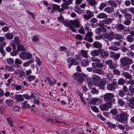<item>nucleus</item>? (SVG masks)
<instances>
[{
  "label": "nucleus",
  "instance_id": "nucleus-14",
  "mask_svg": "<svg viewBox=\"0 0 134 134\" xmlns=\"http://www.w3.org/2000/svg\"><path fill=\"white\" fill-rule=\"evenodd\" d=\"M100 52V56L102 58H106L109 55V53L107 52L103 51H101Z\"/></svg>",
  "mask_w": 134,
  "mask_h": 134
},
{
  "label": "nucleus",
  "instance_id": "nucleus-10",
  "mask_svg": "<svg viewBox=\"0 0 134 134\" xmlns=\"http://www.w3.org/2000/svg\"><path fill=\"white\" fill-rule=\"evenodd\" d=\"M14 98L17 101L21 102L24 100V98L23 97V95L21 94H16L14 96Z\"/></svg>",
  "mask_w": 134,
  "mask_h": 134
},
{
  "label": "nucleus",
  "instance_id": "nucleus-29",
  "mask_svg": "<svg viewBox=\"0 0 134 134\" xmlns=\"http://www.w3.org/2000/svg\"><path fill=\"white\" fill-rule=\"evenodd\" d=\"M36 79V77L35 76L30 75L29 76L27 77V79L29 82H31L34 80Z\"/></svg>",
  "mask_w": 134,
  "mask_h": 134
},
{
  "label": "nucleus",
  "instance_id": "nucleus-8",
  "mask_svg": "<svg viewBox=\"0 0 134 134\" xmlns=\"http://www.w3.org/2000/svg\"><path fill=\"white\" fill-rule=\"evenodd\" d=\"M111 104L110 103H106L105 104H102L100 105V109L103 111L107 110L108 108H111Z\"/></svg>",
  "mask_w": 134,
  "mask_h": 134
},
{
  "label": "nucleus",
  "instance_id": "nucleus-9",
  "mask_svg": "<svg viewBox=\"0 0 134 134\" xmlns=\"http://www.w3.org/2000/svg\"><path fill=\"white\" fill-rule=\"evenodd\" d=\"M15 73L16 75H18L19 77H22L25 75V72L22 70L17 69V71H15Z\"/></svg>",
  "mask_w": 134,
  "mask_h": 134
},
{
  "label": "nucleus",
  "instance_id": "nucleus-52",
  "mask_svg": "<svg viewBox=\"0 0 134 134\" xmlns=\"http://www.w3.org/2000/svg\"><path fill=\"white\" fill-rule=\"evenodd\" d=\"M114 37L116 39L119 40L122 38V36L121 34H115L114 35Z\"/></svg>",
  "mask_w": 134,
  "mask_h": 134
},
{
  "label": "nucleus",
  "instance_id": "nucleus-48",
  "mask_svg": "<svg viewBox=\"0 0 134 134\" xmlns=\"http://www.w3.org/2000/svg\"><path fill=\"white\" fill-rule=\"evenodd\" d=\"M7 62L9 64H12L14 62V60L12 58H8L7 59Z\"/></svg>",
  "mask_w": 134,
  "mask_h": 134
},
{
  "label": "nucleus",
  "instance_id": "nucleus-18",
  "mask_svg": "<svg viewBox=\"0 0 134 134\" xmlns=\"http://www.w3.org/2000/svg\"><path fill=\"white\" fill-rule=\"evenodd\" d=\"M108 3L109 4L110 6L114 8H116L118 5V4L113 0H110L108 2Z\"/></svg>",
  "mask_w": 134,
  "mask_h": 134
},
{
  "label": "nucleus",
  "instance_id": "nucleus-33",
  "mask_svg": "<svg viewBox=\"0 0 134 134\" xmlns=\"http://www.w3.org/2000/svg\"><path fill=\"white\" fill-rule=\"evenodd\" d=\"M22 106L23 107L26 108H30V105L27 102V101H25L22 104Z\"/></svg>",
  "mask_w": 134,
  "mask_h": 134
},
{
  "label": "nucleus",
  "instance_id": "nucleus-53",
  "mask_svg": "<svg viewBox=\"0 0 134 134\" xmlns=\"http://www.w3.org/2000/svg\"><path fill=\"white\" fill-rule=\"evenodd\" d=\"M107 4L105 3H103L101 4L99 7V8L100 10H102L103 8L106 6L107 5Z\"/></svg>",
  "mask_w": 134,
  "mask_h": 134
},
{
  "label": "nucleus",
  "instance_id": "nucleus-47",
  "mask_svg": "<svg viewBox=\"0 0 134 134\" xmlns=\"http://www.w3.org/2000/svg\"><path fill=\"white\" fill-rule=\"evenodd\" d=\"M22 61L19 58H16L15 61V64L18 65L21 64Z\"/></svg>",
  "mask_w": 134,
  "mask_h": 134
},
{
  "label": "nucleus",
  "instance_id": "nucleus-27",
  "mask_svg": "<svg viewBox=\"0 0 134 134\" xmlns=\"http://www.w3.org/2000/svg\"><path fill=\"white\" fill-rule=\"evenodd\" d=\"M105 37V38L107 39L109 41L112 40L113 39V35L111 34L106 35Z\"/></svg>",
  "mask_w": 134,
  "mask_h": 134
},
{
  "label": "nucleus",
  "instance_id": "nucleus-44",
  "mask_svg": "<svg viewBox=\"0 0 134 134\" xmlns=\"http://www.w3.org/2000/svg\"><path fill=\"white\" fill-rule=\"evenodd\" d=\"M124 17L127 19L130 20L132 18L131 14L129 13H127L124 15Z\"/></svg>",
  "mask_w": 134,
  "mask_h": 134
},
{
  "label": "nucleus",
  "instance_id": "nucleus-34",
  "mask_svg": "<svg viewBox=\"0 0 134 134\" xmlns=\"http://www.w3.org/2000/svg\"><path fill=\"white\" fill-rule=\"evenodd\" d=\"M124 76L126 78L128 79H131L132 78L131 75L127 72H124L122 73Z\"/></svg>",
  "mask_w": 134,
  "mask_h": 134
},
{
  "label": "nucleus",
  "instance_id": "nucleus-16",
  "mask_svg": "<svg viewBox=\"0 0 134 134\" xmlns=\"http://www.w3.org/2000/svg\"><path fill=\"white\" fill-rule=\"evenodd\" d=\"M19 56L21 59L24 60L27 58V53L25 52H22L20 53Z\"/></svg>",
  "mask_w": 134,
  "mask_h": 134
},
{
  "label": "nucleus",
  "instance_id": "nucleus-15",
  "mask_svg": "<svg viewBox=\"0 0 134 134\" xmlns=\"http://www.w3.org/2000/svg\"><path fill=\"white\" fill-rule=\"evenodd\" d=\"M99 99L97 98H93L91 99L88 102V103L92 104H95L96 103L98 102Z\"/></svg>",
  "mask_w": 134,
  "mask_h": 134
},
{
  "label": "nucleus",
  "instance_id": "nucleus-1",
  "mask_svg": "<svg viewBox=\"0 0 134 134\" xmlns=\"http://www.w3.org/2000/svg\"><path fill=\"white\" fill-rule=\"evenodd\" d=\"M70 23L71 24L69 25V28L72 32H76V31L75 27L73 25H74L76 28H79L81 26L80 21L78 19L71 20L70 21Z\"/></svg>",
  "mask_w": 134,
  "mask_h": 134
},
{
  "label": "nucleus",
  "instance_id": "nucleus-24",
  "mask_svg": "<svg viewBox=\"0 0 134 134\" xmlns=\"http://www.w3.org/2000/svg\"><path fill=\"white\" fill-rule=\"evenodd\" d=\"M5 102L10 107H12V105H13L14 103V101L13 100L10 99L6 100Z\"/></svg>",
  "mask_w": 134,
  "mask_h": 134
},
{
  "label": "nucleus",
  "instance_id": "nucleus-61",
  "mask_svg": "<svg viewBox=\"0 0 134 134\" xmlns=\"http://www.w3.org/2000/svg\"><path fill=\"white\" fill-rule=\"evenodd\" d=\"M131 23V21L129 19H127L125 20L123 23L125 25H129Z\"/></svg>",
  "mask_w": 134,
  "mask_h": 134
},
{
  "label": "nucleus",
  "instance_id": "nucleus-63",
  "mask_svg": "<svg viewBox=\"0 0 134 134\" xmlns=\"http://www.w3.org/2000/svg\"><path fill=\"white\" fill-rule=\"evenodd\" d=\"M74 11L78 14H81V13L82 11L80 8H76L75 9Z\"/></svg>",
  "mask_w": 134,
  "mask_h": 134
},
{
  "label": "nucleus",
  "instance_id": "nucleus-28",
  "mask_svg": "<svg viewBox=\"0 0 134 134\" xmlns=\"http://www.w3.org/2000/svg\"><path fill=\"white\" fill-rule=\"evenodd\" d=\"M89 62L87 60H81V63L82 66H86L88 65Z\"/></svg>",
  "mask_w": 134,
  "mask_h": 134
},
{
  "label": "nucleus",
  "instance_id": "nucleus-21",
  "mask_svg": "<svg viewBox=\"0 0 134 134\" xmlns=\"http://www.w3.org/2000/svg\"><path fill=\"white\" fill-rule=\"evenodd\" d=\"M34 60L33 59H31L30 60L24 63H23V66L25 67L28 66L31 63H34Z\"/></svg>",
  "mask_w": 134,
  "mask_h": 134
},
{
  "label": "nucleus",
  "instance_id": "nucleus-50",
  "mask_svg": "<svg viewBox=\"0 0 134 134\" xmlns=\"http://www.w3.org/2000/svg\"><path fill=\"white\" fill-rule=\"evenodd\" d=\"M114 15L116 17L118 16L120 20V18L122 16V15L120 14L119 12L118 11H117L115 13Z\"/></svg>",
  "mask_w": 134,
  "mask_h": 134
},
{
  "label": "nucleus",
  "instance_id": "nucleus-39",
  "mask_svg": "<svg viewBox=\"0 0 134 134\" xmlns=\"http://www.w3.org/2000/svg\"><path fill=\"white\" fill-rule=\"evenodd\" d=\"M7 120L9 122V125L12 127L13 126V120L10 118H7Z\"/></svg>",
  "mask_w": 134,
  "mask_h": 134
},
{
  "label": "nucleus",
  "instance_id": "nucleus-35",
  "mask_svg": "<svg viewBox=\"0 0 134 134\" xmlns=\"http://www.w3.org/2000/svg\"><path fill=\"white\" fill-rule=\"evenodd\" d=\"M17 49L18 51H25V49L24 46L21 45H18Z\"/></svg>",
  "mask_w": 134,
  "mask_h": 134
},
{
  "label": "nucleus",
  "instance_id": "nucleus-32",
  "mask_svg": "<svg viewBox=\"0 0 134 134\" xmlns=\"http://www.w3.org/2000/svg\"><path fill=\"white\" fill-rule=\"evenodd\" d=\"M53 9L55 10H58L59 12H60V9H61L59 5L56 4H53L52 5Z\"/></svg>",
  "mask_w": 134,
  "mask_h": 134
},
{
  "label": "nucleus",
  "instance_id": "nucleus-17",
  "mask_svg": "<svg viewBox=\"0 0 134 134\" xmlns=\"http://www.w3.org/2000/svg\"><path fill=\"white\" fill-rule=\"evenodd\" d=\"M92 79L94 82L96 83H98V81L100 79V78L99 76L95 75H94L93 76Z\"/></svg>",
  "mask_w": 134,
  "mask_h": 134
},
{
  "label": "nucleus",
  "instance_id": "nucleus-7",
  "mask_svg": "<svg viewBox=\"0 0 134 134\" xmlns=\"http://www.w3.org/2000/svg\"><path fill=\"white\" fill-rule=\"evenodd\" d=\"M93 35L91 31L87 32L86 36L84 38L85 40H87L88 42H92L93 41V39L91 37Z\"/></svg>",
  "mask_w": 134,
  "mask_h": 134
},
{
  "label": "nucleus",
  "instance_id": "nucleus-51",
  "mask_svg": "<svg viewBox=\"0 0 134 134\" xmlns=\"http://www.w3.org/2000/svg\"><path fill=\"white\" fill-rule=\"evenodd\" d=\"M78 32L81 34H85V31L83 26L81 27L79 30Z\"/></svg>",
  "mask_w": 134,
  "mask_h": 134
},
{
  "label": "nucleus",
  "instance_id": "nucleus-37",
  "mask_svg": "<svg viewBox=\"0 0 134 134\" xmlns=\"http://www.w3.org/2000/svg\"><path fill=\"white\" fill-rule=\"evenodd\" d=\"M81 53L82 55L84 58H87L88 57L87 52L86 51L81 50Z\"/></svg>",
  "mask_w": 134,
  "mask_h": 134
},
{
  "label": "nucleus",
  "instance_id": "nucleus-6",
  "mask_svg": "<svg viewBox=\"0 0 134 134\" xmlns=\"http://www.w3.org/2000/svg\"><path fill=\"white\" fill-rule=\"evenodd\" d=\"M86 14L83 15L84 18L85 19H89L94 16V13L92 12L87 10L86 11Z\"/></svg>",
  "mask_w": 134,
  "mask_h": 134
},
{
  "label": "nucleus",
  "instance_id": "nucleus-64",
  "mask_svg": "<svg viewBox=\"0 0 134 134\" xmlns=\"http://www.w3.org/2000/svg\"><path fill=\"white\" fill-rule=\"evenodd\" d=\"M39 39V38L38 37L36 36H34L32 39L33 41L35 42H37Z\"/></svg>",
  "mask_w": 134,
  "mask_h": 134
},
{
  "label": "nucleus",
  "instance_id": "nucleus-20",
  "mask_svg": "<svg viewBox=\"0 0 134 134\" xmlns=\"http://www.w3.org/2000/svg\"><path fill=\"white\" fill-rule=\"evenodd\" d=\"M116 28L118 30H122L125 29V26L124 25L121 24L117 25L116 26Z\"/></svg>",
  "mask_w": 134,
  "mask_h": 134
},
{
  "label": "nucleus",
  "instance_id": "nucleus-23",
  "mask_svg": "<svg viewBox=\"0 0 134 134\" xmlns=\"http://www.w3.org/2000/svg\"><path fill=\"white\" fill-rule=\"evenodd\" d=\"M99 52L96 49L92 51L91 52V55L93 56H97L99 55Z\"/></svg>",
  "mask_w": 134,
  "mask_h": 134
},
{
  "label": "nucleus",
  "instance_id": "nucleus-46",
  "mask_svg": "<svg viewBox=\"0 0 134 134\" xmlns=\"http://www.w3.org/2000/svg\"><path fill=\"white\" fill-rule=\"evenodd\" d=\"M91 93L93 94H97L98 93V91L94 87H92L91 90Z\"/></svg>",
  "mask_w": 134,
  "mask_h": 134
},
{
  "label": "nucleus",
  "instance_id": "nucleus-42",
  "mask_svg": "<svg viewBox=\"0 0 134 134\" xmlns=\"http://www.w3.org/2000/svg\"><path fill=\"white\" fill-rule=\"evenodd\" d=\"M110 113L113 115H115L118 113V110L116 109H112L110 110Z\"/></svg>",
  "mask_w": 134,
  "mask_h": 134
},
{
  "label": "nucleus",
  "instance_id": "nucleus-59",
  "mask_svg": "<svg viewBox=\"0 0 134 134\" xmlns=\"http://www.w3.org/2000/svg\"><path fill=\"white\" fill-rule=\"evenodd\" d=\"M75 38H76L79 40H81L83 39L82 36L80 34H77L76 35L75 37Z\"/></svg>",
  "mask_w": 134,
  "mask_h": 134
},
{
  "label": "nucleus",
  "instance_id": "nucleus-54",
  "mask_svg": "<svg viewBox=\"0 0 134 134\" xmlns=\"http://www.w3.org/2000/svg\"><path fill=\"white\" fill-rule=\"evenodd\" d=\"M91 108L92 110L94 112H97L99 111L98 109L96 106H91Z\"/></svg>",
  "mask_w": 134,
  "mask_h": 134
},
{
  "label": "nucleus",
  "instance_id": "nucleus-40",
  "mask_svg": "<svg viewBox=\"0 0 134 134\" xmlns=\"http://www.w3.org/2000/svg\"><path fill=\"white\" fill-rule=\"evenodd\" d=\"M5 69L9 72L13 71L14 70V69L13 67L7 65L5 66Z\"/></svg>",
  "mask_w": 134,
  "mask_h": 134
},
{
  "label": "nucleus",
  "instance_id": "nucleus-19",
  "mask_svg": "<svg viewBox=\"0 0 134 134\" xmlns=\"http://www.w3.org/2000/svg\"><path fill=\"white\" fill-rule=\"evenodd\" d=\"M115 86L112 83L109 84L107 86V89L110 91H114L115 88Z\"/></svg>",
  "mask_w": 134,
  "mask_h": 134
},
{
  "label": "nucleus",
  "instance_id": "nucleus-26",
  "mask_svg": "<svg viewBox=\"0 0 134 134\" xmlns=\"http://www.w3.org/2000/svg\"><path fill=\"white\" fill-rule=\"evenodd\" d=\"M5 36L9 40L12 39L14 37L13 35L11 33L6 34L5 35Z\"/></svg>",
  "mask_w": 134,
  "mask_h": 134
},
{
  "label": "nucleus",
  "instance_id": "nucleus-55",
  "mask_svg": "<svg viewBox=\"0 0 134 134\" xmlns=\"http://www.w3.org/2000/svg\"><path fill=\"white\" fill-rule=\"evenodd\" d=\"M91 60L92 61L98 63H100L101 61V60H100L95 57L91 58Z\"/></svg>",
  "mask_w": 134,
  "mask_h": 134
},
{
  "label": "nucleus",
  "instance_id": "nucleus-49",
  "mask_svg": "<svg viewBox=\"0 0 134 134\" xmlns=\"http://www.w3.org/2000/svg\"><path fill=\"white\" fill-rule=\"evenodd\" d=\"M93 71V72L97 74H100L102 73V70L100 69H94Z\"/></svg>",
  "mask_w": 134,
  "mask_h": 134
},
{
  "label": "nucleus",
  "instance_id": "nucleus-30",
  "mask_svg": "<svg viewBox=\"0 0 134 134\" xmlns=\"http://www.w3.org/2000/svg\"><path fill=\"white\" fill-rule=\"evenodd\" d=\"M107 124L108 127L111 129L114 128L116 127L115 124H113L110 122H107Z\"/></svg>",
  "mask_w": 134,
  "mask_h": 134
},
{
  "label": "nucleus",
  "instance_id": "nucleus-13",
  "mask_svg": "<svg viewBox=\"0 0 134 134\" xmlns=\"http://www.w3.org/2000/svg\"><path fill=\"white\" fill-rule=\"evenodd\" d=\"M93 46L96 48H101L102 47V44L99 42L95 41L93 42Z\"/></svg>",
  "mask_w": 134,
  "mask_h": 134
},
{
  "label": "nucleus",
  "instance_id": "nucleus-62",
  "mask_svg": "<svg viewBox=\"0 0 134 134\" xmlns=\"http://www.w3.org/2000/svg\"><path fill=\"white\" fill-rule=\"evenodd\" d=\"M20 109V107H19L17 106H14L13 109V110L14 111H19Z\"/></svg>",
  "mask_w": 134,
  "mask_h": 134
},
{
  "label": "nucleus",
  "instance_id": "nucleus-38",
  "mask_svg": "<svg viewBox=\"0 0 134 134\" xmlns=\"http://www.w3.org/2000/svg\"><path fill=\"white\" fill-rule=\"evenodd\" d=\"M104 82L102 81H99V84L98 85L99 87L102 90H104Z\"/></svg>",
  "mask_w": 134,
  "mask_h": 134
},
{
  "label": "nucleus",
  "instance_id": "nucleus-41",
  "mask_svg": "<svg viewBox=\"0 0 134 134\" xmlns=\"http://www.w3.org/2000/svg\"><path fill=\"white\" fill-rule=\"evenodd\" d=\"M113 21L112 19L110 18H108L107 19L104 21V23L105 24H108L112 22Z\"/></svg>",
  "mask_w": 134,
  "mask_h": 134
},
{
  "label": "nucleus",
  "instance_id": "nucleus-31",
  "mask_svg": "<svg viewBox=\"0 0 134 134\" xmlns=\"http://www.w3.org/2000/svg\"><path fill=\"white\" fill-rule=\"evenodd\" d=\"M117 102L119 105L120 106H123L125 103V102L121 99H118L117 100Z\"/></svg>",
  "mask_w": 134,
  "mask_h": 134
},
{
  "label": "nucleus",
  "instance_id": "nucleus-45",
  "mask_svg": "<svg viewBox=\"0 0 134 134\" xmlns=\"http://www.w3.org/2000/svg\"><path fill=\"white\" fill-rule=\"evenodd\" d=\"M14 42L16 43V45H19L20 44V41L18 37H15L14 38Z\"/></svg>",
  "mask_w": 134,
  "mask_h": 134
},
{
  "label": "nucleus",
  "instance_id": "nucleus-25",
  "mask_svg": "<svg viewBox=\"0 0 134 134\" xmlns=\"http://www.w3.org/2000/svg\"><path fill=\"white\" fill-rule=\"evenodd\" d=\"M107 15L104 13H102L97 15V18H99L104 19L106 18Z\"/></svg>",
  "mask_w": 134,
  "mask_h": 134
},
{
  "label": "nucleus",
  "instance_id": "nucleus-3",
  "mask_svg": "<svg viewBox=\"0 0 134 134\" xmlns=\"http://www.w3.org/2000/svg\"><path fill=\"white\" fill-rule=\"evenodd\" d=\"M128 116L126 113L122 112L116 116V119L119 122L123 123L127 120Z\"/></svg>",
  "mask_w": 134,
  "mask_h": 134
},
{
  "label": "nucleus",
  "instance_id": "nucleus-22",
  "mask_svg": "<svg viewBox=\"0 0 134 134\" xmlns=\"http://www.w3.org/2000/svg\"><path fill=\"white\" fill-rule=\"evenodd\" d=\"M104 11L109 13H111L114 11L113 8L110 7H107L104 9Z\"/></svg>",
  "mask_w": 134,
  "mask_h": 134
},
{
  "label": "nucleus",
  "instance_id": "nucleus-5",
  "mask_svg": "<svg viewBox=\"0 0 134 134\" xmlns=\"http://www.w3.org/2000/svg\"><path fill=\"white\" fill-rule=\"evenodd\" d=\"M79 83H81L83 81L84 79V76L78 72H75L74 73L72 76Z\"/></svg>",
  "mask_w": 134,
  "mask_h": 134
},
{
  "label": "nucleus",
  "instance_id": "nucleus-43",
  "mask_svg": "<svg viewBox=\"0 0 134 134\" xmlns=\"http://www.w3.org/2000/svg\"><path fill=\"white\" fill-rule=\"evenodd\" d=\"M89 3V4L92 6H94L96 3V2L95 0H89L87 1Z\"/></svg>",
  "mask_w": 134,
  "mask_h": 134
},
{
  "label": "nucleus",
  "instance_id": "nucleus-60",
  "mask_svg": "<svg viewBox=\"0 0 134 134\" xmlns=\"http://www.w3.org/2000/svg\"><path fill=\"white\" fill-rule=\"evenodd\" d=\"M127 100L129 102V103H134V98L133 97L128 98Z\"/></svg>",
  "mask_w": 134,
  "mask_h": 134
},
{
  "label": "nucleus",
  "instance_id": "nucleus-2",
  "mask_svg": "<svg viewBox=\"0 0 134 134\" xmlns=\"http://www.w3.org/2000/svg\"><path fill=\"white\" fill-rule=\"evenodd\" d=\"M121 65L124 66L123 69L124 70L127 69L125 66L132 64L133 62L132 59H130L127 57H124L122 58L120 60Z\"/></svg>",
  "mask_w": 134,
  "mask_h": 134
},
{
  "label": "nucleus",
  "instance_id": "nucleus-4",
  "mask_svg": "<svg viewBox=\"0 0 134 134\" xmlns=\"http://www.w3.org/2000/svg\"><path fill=\"white\" fill-rule=\"evenodd\" d=\"M114 95L111 93H107L104 96V100L106 102L109 101L110 103H114L115 100V98H113Z\"/></svg>",
  "mask_w": 134,
  "mask_h": 134
},
{
  "label": "nucleus",
  "instance_id": "nucleus-57",
  "mask_svg": "<svg viewBox=\"0 0 134 134\" xmlns=\"http://www.w3.org/2000/svg\"><path fill=\"white\" fill-rule=\"evenodd\" d=\"M89 25L88 24H87L85 27V30L88 32L91 31V30L89 28Z\"/></svg>",
  "mask_w": 134,
  "mask_h": 134
},
{
  "label": "nucleus",
  "instance_id": "nucleus-56",
  "mask_svg": "<svg viewBox=\"0 0 134 134\" xmlns=\"http://www.w3.org/2000/svg\"><path fill=\"white\" fill-rule=\"evenodd\" d=\"M118 84L119 85H123L125 82V81L123 79H120L118 81Z\"/></svg>",
  "mask_w": 134,
  "mask_h": 134
},
{
  "label": "nucleus",
  "instance_id": "nucleus-36",
  "mask_svg": "<svg viewBox=\"0 0 134 134\" xmlns=\"http://www.w3.org/2000/svg\"><path fill=\"white\" fill-rule=\"evenodd\" d=\"M108 49L114 51H116L119 49V48L115 46H112L108 47Z\"/></svg>",
  "mask_w": 134,
  "mask_h": 134
},
{
  "label": "nucleus",
  "instance_id": "nucleus-12",
  "mask_svg": "<svg viewBox=\"0 0 134 134\" xmlns=\"http://www.w3.org/2000/svg\"><path fill=\"white\" fill-rule=\"evenodd\" d=\"M68 62H70L69 64L68 65V68L70 69L72 65L74 64L76 65L78 64L77 62H76L75 60L74 59H72L70 60L68 59Z\"/></svg>",
  "mask_w": 134,
  "mask_h": 134
},
{
  "label": "nucleus",
  "instance_id": "nucleus-11",
  "mask_svg": "<svg viewBox=\"0 0 134 134\" xmlns=\"http://www.w3.org/2000/svg\"><path fill=\"white\" fill-rule=\"evenodd\" d=\"M70 4H68L65 2H64L61 5L62 8L60 9V12H63L64 9L67 10L69 8L68 5Z\"/></svg>",
  "mask_w": 134,
  "mask_h": 134
},
{
  "label": "nucleus",
  "instance_id": "nucleus-58",
  "mask_svg": "<svg viewBox=\"0 0 134 134\" xmlns=\"http://www.w3.org/2000/svg\"><path fill=\"white\" fill-rule=\"evenodd\" d=\"M133 40L132 37L130 35H129L127 37V40L129 42H132Z\"/></svg>",
  "mask_w": 134,
  "mask_h": 134
}]
</instances>
